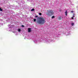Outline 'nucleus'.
<instances>
[{"label": "nucleus", "mask_w": 78, "mask_h": 78, "mask_svg": "<svg viewBox=\"0 0 78 78\" xmlns=\"http://www.w3.org/2000/svg\"><path fill=\"white\" fill-rule=\"evenodd\" d=\"M38 20L37 21V23L41 25H43L45 23V19L42 17H37Z\"/></svg>", "instance_id": "f257e3e1"}, {"label": "nucleus", "mask_w": 78, "mask_h": 78, "mask_svg": "<svg viewBox=\"0 0 78 78\" xmlns=\"http://www.w3.org/2000/svg\"><path fill=\"white\" fill-rule=\"evenodd\" d=\"M48 10V12L46 13V14L48 16H50L51 15H52L53 14L54 12L52 10Z\"/></svg>", "instance_id": "f03ea898"}, {"label": "nucleus", "mask_w": 78, "mask_h": 78, "mask_svg": "<svg viewBox=\"0 0 78 78\" xmlns=\"http://www.w3.org/2000/svg\"><path fill=\"white\" fill-rule=\"evenodd\" d=\"M31 32V28H29L28 29V32Z\"/></svg>", "instance_id": "7ed1b4c3"}, {"label": "nucleus", "mask_w": 78, "mask_h": 78, "mask_svg": "<svg viewBox=\"0 0 78 78\" xmlns=\"http://www.w3.org/2000/svg\"><path fill=\"white\" fill-rule=\"evenodd\" d=\"M65 13L66 14L65 15L66 16H67V11H66V12H65Z\"/></svg>", "instance_id": "20e7f679"}, {"label": "nucleus", "mask_w": 78, "mask_h": 78, "mask_svg": "<svg viewBox=\"0 0 78 78\" xmlns=\"http://www.w3.org/2000/svg\"><path fill=\"white\" fill-rule=\"evenodd\" d=\"M62 19V18L61 16L59 17L58 18V19L59 20H61Z\"/></svg>", "instance_id": "39448f33"}, {"label": "nucleus", "mask_w": 78, "mask_h": 78, "mask_svg": "<svg viewBox=\"0 0 78 78\" xmlns=\"http://www.w3.org/2000/svg\"><path fill=\"white\" fill-rule=\"evenodd\" d=\"M34 10V9H31V11H33Z\"/></svg>", "instance_id": "423d86ee"}, {"label": "nucleus", "mask_w": 78, "mask_h": 78, "mask_svg": "<svg viewBox=\"0 0 78 78\" xmlns=\"http://www.w3.org/2000/svg\"><path fill=\"white\" fill-rule=\"evenodd\" d=\"M18 31L19 32H20L21 31V30L20 29H18Z\"/></svg>", "instance_id": "0eeeda50"}, {"label": "nucleus", "mask_w": 78, "mask_h": 78, "mask_svg": "<svg viewBox=\"0 0 78 78\" xmlns=\"http://www.w3.org/2000/svg\"><path fill=\"white\" fill-rule=\"evenodd\" d=\"M34 21L35 22L36 21V19H34Z\"/></svg>", "instance_id": "6e6552de"}, {"label": "nucleus", "mask_w": 78, "mask_h": 78, "mask_svg": "<svg viewBox=\"0 0 78 78\" xmlns=\"http://www.w3.org/2000/svg\"><path fill=\"white\" fill-rule=\"evenodd\" d=\"M39 15L40 16L42 15V13L41 12L39 13Z\"/></svg>", "instance_id": "1a4fd4ad"}, {"label": "nucleus", "mask_w": 78, "mask_h": 78, "mask_svg": "<svg viewBox=\"0 0 78 78\" xmlns=\"http://www.w3.org/2000/svg\"><path fill=\"white\" fill-rule=\"evenodd\" d=\"M0 11H3V9H2L1 8H0Z\"/></svg>", "instance_id": "9d476101"}, {"label": "nucleus", "mask_w": 78, "mask_h": 78, "mask_svg": "<svg viewBox=\"0 0 78 78\" xmlns=\"http://www.w3.org/2000/svg\"><path fill=\"white\" fill-rule=\"evenodd\" d=\"M55 18V16H53L52 17V19H53Z\"/></svg>", "instance_id": "9b49d317"}, {"label": "nucleus", "mask_w": 78, "mask_h": 78, "mask_svg": "<svg viewBox=\"0 0 78 78\" xmlns=\"http://www.w3.org/2000/svg\"><path fill=\"white\" fill-rule=\"evenodd\" d=\"M71 25L72 26H73L74 25V23H72Z\"/></svg>", "instance_id": "f8f14e48"}, {"label": "nucleus", "mask_w": 78, "mask_h": 78, "mask_svg": "<svg viewBox=\"0 0 78 78\" xmlns=\"http://www.w3.org/2000/svg\"><path fill=\"white\" fill-rule=\"evenodd\" d=\"M21 27H24V26L23 25H22L21 26Z\"/></svg>", "instance_id": "ddd939ff"}, {"label": "nucleus", "mask_w": 78, "mask_h": 78, "mask_svg": "<svg viewBox=\"0 0 78 78\" xmlns=\"http://www.w3.org/2000/svg\"><path fill=\"white\" fill-rule=\"evenodd\" d=\"M74 14H74V15L72 17L74 18L75 17V16H74Z\"/></svg>", "instance_id": "4468645a"}, {"label": "nucleus", "mask_w": 78, "mask_h": 78, "mask_svg": "<svg viewBox=\"0 0 78 78\" xmlns=\"http://www.w3.org/2000/svg\"><path fill=\"white\" fill-rule=\"evenodd\" d=\"M35 17H38V16H35Z\"/></svg>", "instance_id": "2eb2a0df"}, {"label": "nucleus", "mask_w": 78, "mask_h": 78, "mask_svg": "<svg viewBox=\"0 0 78 78\" xmlns=\"http://www.w3.org/2000/svg\"><path fill=\"white\" fill-rule=\"evenodd\" d=\"M72 20H73V17H72Z\"/></svg>", "instance_id": "dca6fc26"}, {"label": "nucleus", "mask_w": 78, "mask_h": 78, "mask_svg": "<svg viewBox=\"0 0 78 78\" xmlns=\"http://www.w3.org/2000/svg\"><path fill=\"white\" fill-rule=\"evenodd\" d=\"M71 12V13H73V11H72Z\"/></svg>", "instance_id": "f3484780"}]
</instances>
